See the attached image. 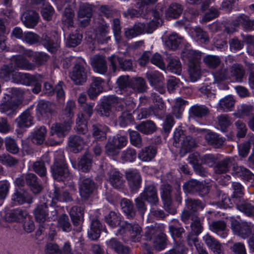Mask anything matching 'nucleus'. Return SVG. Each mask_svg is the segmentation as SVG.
<instances>
[{
  "instance_id": "nucleus-1",
  "label": "nucleus",
  "mask_w": 254,
  "mask_h": 254,
  "mask_svg": "<svg viewBox=\"0 0 254 254\" xmlns=\"http://www.w3.org/2000/svg\"><path fill=\"white\" fill-rule=\"evenodd\" d=\"M54 164L51 167L52 173L54 179L63 181L70 178V175L66 165L64 163L63 152H57L55 155Z\"/></svg>"
},
{
  "instance_id": "nucleus-2",
  "label": "nucleus",
  "mask_w": 254,
  "mask_h": 254,
  "mask_svg": "<svg viewBox=\"0 0 254 254\" xmlns=\"http://www.w3.org/2000/svg\"><path fill=\"white\" fill-rule=\"evenodd\" d=\"M146 239L152 241L153 246L157 251H161L166 247V236L155 227H147L145 233Z\"/></svg>"
},
{
  "instance_id": "nucleus-3",
  "label": "nucleus",
  "mask_w": 254,
  "mask_h": 254,
  "mask_svg": "<svg viewBox=\"0 0 254 254\" xmlns=\"http://www.w3.org/2000/svg\"><path fill=\"white\" fill-rule=\"evenodd\" d=\"M244 71L242 66L235 64L231 67V74L229 75L227 70L225 68H222L214 73L213 76L216 82H220L227 79L229 76H232L237 81H241L244 76Z\"/></svg>"
},
{
  "instance_id": "nucleus-4",
  "label": "nucleus",
  "mask_w": 254,
  "mask_h": 254,
  "mask_svg": "<svg viewBox=\"0 0 254 254\" xmlns=\"http://www.w3.org/2000/svg\"><path fill=\"white\" fill-rule=\"evenodd\" d=\"M141 232V228L137 224H129L125 221L120 223L118 233L121 235H123L126 233H128L131 239L134 242L139 241Z\"/></svg>"
},
{
  "instance_id": "nucleus-5",
  "label": "nucleus",
  "mask_w": 254,
  "mask_h": 254,
  "mask_svg": "<svg viewBox=\"0 0 254 254\" xmlns=\"http://www.w3.org/2000/svg\"><path fill=\"white\" fill-rule=\"evenodd\" d=\"M231 228L235 234L242 238H246L251 232L253 225L251 223L243 222L240 223L233 217H230Z\"/></svg>"
},
{
  "instance_id": "nucleus-6",
  "label": "nucleus",
  "mask_w": 254,
  "mask_h": 254,
  "mask_svg": "<svg viewBox=\"0 0 254 254\" xmlns=\"http://www.w3.org/2000/svg\"><path fill=\"white\" fill-rule=\"evenodd\" d=\"M127 142L124 136L117 135L110 139L106 146V151L108 155L115 156L118 153V149L126 145Z\"/></svg>"
},
{
  "instance_id": "nucleus-7",
  "label": "nucleus",
  "mask_w": 254,
  "mask_h": 254,
  "mask_svg": "<svg viewBox=\"0 0 254 254\" xmlns=\"http://www.w3.org/2000/svg\"><path fill=\"white\" fill-rule=\"evenodd\" d=\"M152 97L154 102V106L151 108V111L149 113H147L145 109L142 110L140 113L138 115V119L147 118L148 116H149L151 114L156 116L160 115L163 112L164 104L161 98L158 96L155 93L152 94Z\"/></svg>"
},
{
  "instance_id": "nucleus-8",
  "label": "nucleus",
  "mask_w": 254,
  "mask_h": 254,
  "mask_svg": "<svg viewBox=\"0 0 254 254\" xmlns=\"http://www.w3.org/2000/svg\"><path fill=\"white\" fill-rule=\"evenodd\" d=\"M84 60L79 59L69 74L71 79L76 84H81L86 81V73L84 68Z\"/></svg>"
},
{
  "instance_id": "nucleus-9",
  "label": "nucleus",
  "mask_w": 254,
  "mask_h": 254,
  "mask_svg": "<svg viewBox=\"0 0 254 254\" xmlns=\"http://www.w3.org/2000/svg\"><path fill=\"white\" fill-rule=\"evenodd\" d=\"M174 138L176 142L182 140L181 151H189L192 147L195 146L194 139L190 136H185L181 128H177L174 132Z\"/></svg>"
},
{
  "instance_id": "nucleus-10",
  "label": "nucleus",
  "mask_w": 254,
  "mask_h": 254,
  "mask_svg": "<svg viewBox=\"0 0 254 254\" xmlns=\"http://www.w3.org/2000/svg\"><path fill=\"white\" fill-rule=\"evenodd\" d=\"M128 99V103H125L126 111L122 113L118 120V123L122 127H126L132 120L131 112L135 107V104L131 98L129 97Z\"/></svg>"
},
{
  "instance_id": "nucleus-11",
  "label": "nucleus",
  "mask_w": 254,
  "mask_h": 254,
  "mask_svg": "<svg viewBox=\"0 0 254 254\" xmlns=\"http://www.w3.org/2000/svg\"><path fill=\"white\" fill-rule=\"evenodd\" d=\"M75 109V102L72 100L68 101L61 115V120L62 122L68 123L71 125L73 124V117L74 115Z\"/></svg>"
},
{
  "instance_id": "nucleus-12",
  "label": "nucleus",
  "mask_w": 254,
  "mask_h": 254,
  "mask_svg": "<svg viewBox=\"0 0 254 254\" xmlns=\"http://www.w3.org/2000/svg\"><path fill=\"white\" fill-rule=\"evenodd\" d=\"M146 77L150 84L160 93L165 92V88L162 83V76L158 72L149 71L146 73Z\"/></svg>"
},
{
  "instance_id": "nucleus-13",
  "label": "nucleus",
  "mask_w": 254,
  "mask_h": 254,
  "mask_svg": "<svg viewBox=\"0 0 254 254\" xmlns=\"http://www.w3.org/2000/svg\"><path fill=\"white\" fill-rule=\"evenodd\" d=\"M92 8L88 3H82L80 6L78 14V20L82 26H86L91 16Z\"/></svg>"
},
{
  "instance_id": "nucleus-14",
  "label": "nucleus",
  "mask_w": 254,
  "mask_h": 254,
  "mask_svg": "<svg viewBox=\"0 0 254 254\" xmlns=\"http://www.w3.org/2000/svg\"><path fill=\"white\" fill-rule=\"evenodd\" d=\"M90 64L96 72L104 74L107 70L106 61L104 57L95 55L90 59Z\"/></svg>"
},
{
  "instance_id": "nucleus-15",
  "label": "nucleus",
  "mask_w": 254,
  "mask_h": 254,
  "mask_svg": "<svg viewBox=\"0 0 254 254\" xmlns=\"http://www.w3.org/2000/svg\"><path fill=\"white\" fill-rule=\"evenodd\" d=\"M107 175L109 182L112 186L115 188H119L124 184L123 175L115 169L108 167Z\"/></svg>"
},
{
  "instance_id": "nucleus-16",
  "label": "nucleus",
  "mask_w": 254,
  "mask_h": 254,
  "mask_svg": "<svg viewBox=\"0 0 254 254\" xmlns=\"http://www.w3.org/2000/svg\"><path fill=\"white\" fill-rule=\"evenodd\" d=\"M72 125L63 122L62 124H55L51 127L50 134L56 135L59 138L64 137L70 130Z\"/></svg>"
},
{
  "instance_id": "nucleus-17",
  "label": "nucleus",
  "mask_w": 254,
  "mask_h": 254,
  "mask_svg": "<svg viewBox=\"0 0 254 254\" xmlns=\"http://www.w3.org/2000/svg\"><path fill=\"white\" fill-rule=\"evenodd\" d=\"M104 82L100 77H93L92 81L88 90L89 98L93 99L96 97L103 89Z\"/></svg>"
},
{
  "instance_id": "nucleus-18",
  "label": "nucleus",
  "mask_w": 254,
  "mask_h": 254,
  "mask_svg": "<svg viewBox=\"0 0 254 254\" xmlns=\"http://www.w3.org/2000/svg\"><path fill=\"white\" fill-rule=\"evenodd\" d=\"M144 32L151 33V30L147 29L146 25L144 23H138L131 28L125 29V35L127 38L131 39L143 33Z\"/></svg>"
},
{
  "instance_id": "nucleus-19",
  "label": "nucleus",
  "mask_w": 254,
  "mask_h": 254,
  "mask_svg": "<svg viewBox=\"0 0 254 254\" xmlns=\"http://www.w3.org/2000/svg\"><path fill=\"white\" fill-rule=\"evenodd\" d=\"M95 188V184L90 179H83L79 187V192L81 197L84 199L88 198L93 193Z\"/></svg>"
},
{
  "instance_id": "nucleus-20",
  "label": "nucleus",
  "mask_w": 254,
  "mask_h": 254,
  "mask_svg": "<svg viewBox=\"0 0 254 254\" xmlns=\"http://www.w3.org/2000/svg\"><path fill=\"white\" fill-rule=\"evenodd\" d=\"M3 215L5 220L8 222H19L23 220V217L27 216V211L20 209L5 210Z\"/></svg>"
},
{
  "instance_id": "nucleus-21",
  "label": "nucleus",
  "mask_w": 254,
  "mask_h": 254,
  "mask_svg": "<svg viewBox=\"0 0 254 254\" xmlns=\"http://www.w3.org/2000/svg\"><path fill=\"white\" fill-rule=\"evenodd\" d=\"M52 202L47 200L43 204L38 206L34 210V214L36 220L39 223H43L48 219L47 208L48 206L52 204Z\"/></svg>"
},
{
  "instance_id": "nucleus-22",
  "label": "nucleus",
  "mask_w": 254,
  "mask_h": 254,
  "mask_svg": "<svg viewBox=\"0 0 254 254\" xmlns=\"http://www.w3.org/2000/svg\"><path fill=\"white\" fill-rule=\"evenodd\" d=\"M233 174L244 181L254 182V175L248 169L237 165L233 167Z\"/></svg>"
},
{
  "instance_id": "nucleus-23",
  "label": "nucleus",
  "mask_w": 254,
  "mask_h": 254,
  "mask_svg": "<svg viewBox=\"0 0 254 254\" xmlns=\"http://www.w3.org/2000/svg\"><path fill=\"white\" fill-rule=\"evenodd\" d=\"M157 0H140L137 3V7L139 9V12L134 9H128L127 12L124 13L125 16H129L130 17L137 16L138 14H144V11L147 10L148 5L157 1Z\"/></svg>"
},
{
  "instance_id": "nucleus-24",
  "label": "nucleus",
  "mask_w": 254,
  "mask_h": 254,
  "mask_svg": "<svg viewBox=\"0 0 254 254\" xmlns=\"http://www.w3.org/2000/svg\"><path fill=\"white\" fill-rule=\"evenodd\" d=\"M140 196L141 198H143V200L147 201L151 204L155 205L158 201L156 190L153 186L146 187Z\"/></svg>"
},
{
  "instance_id": "nucleus-25",
  "label": "nucleus",
  "mask_w": 254,
  "mask_h": 254,
  "mask_svg": "<svg viewBox=\"0 0 254 254\" xmlns=\"http://www.w3.org/2000/svg\"><path fill=\"white\" fill-rule=\"evenodd\" d=\"M147 14H148L151 20L149 23L147 25H146V26L147 29L151 30L152 32L155 27L162 24V20L161 17L162 15V11L161 9L159 11L155 9L149 12H147Z\"/></svg>"
},
{
  "instance_id": "nucleus-26",
  "label": "nucleus",
  "mask_w": 254,
  "mask_h": 254,
  "mask_svg": "<svg viewBox=\"0 0 254 254\" xmlns=\"http://www.w3.org/2000/svg\"><path fill=\"white\" fill-rule=\"evenodd\" d=\"M15 122L19 128L28 127L33 124V118L29 110L23 112L16 120Z\"/></svg>"
},
{
  "instance_id": "nucleus-27",
  "label": "nucleus",
  "mask_w": 254,
  "mask_h": 254,
  "mask_svg": "<svg viewBox=\"0 0 254 254\" xmlns=\"http://www.w3.org/2000/svg\"><path fill=\"white\" fill-rule=\"evenodd\" d=\"M24 24L28 28L34 27L38 23L39 15L34 11L24 12L21 16Z\"/></svg>"
},
{
  "instance_id": "nucleus-28",
  "label": "nucleus",
  "mask_w": 254,
  "mask_h": 254,
  "mask_svg": "<svg viewBox=\"0 0 254 254\" xmlns=\"http://www.w3.org/2000/svg\"><path fill=\"white\" fill-rule=\"evenodd\" d=\"M126 178L130 187L132 190H136L140 186L141 177L136 170H130L126 173Z\"/></svg>"
},
{
  "instance_id": "nucleus-29",
  "label": "nucleus",
  "mask_w": 254,
  "mask_h": 254,
  "mask_svg": "<svg viewBox=\"0 0 254 254\" xmlns=\"http://www.w3.org/2000/svg\"><path fill=\"white\" fill-rule=\"evenodd\" d=\"M37 77L30 75L28 73L15 72L13 74V81L14 82L23 85H29L37 79Z\"/></svg>"
},
{
  "instance_id": "nucleus-30",
  "label": "nucleus",
  "mask_w": 254,
  "mask_h": 254,
  "mask_svg": "<svg viewBox=\"0 0 254 254\" xmlns=\"http://www.w3.org/2000/svg\"><path fill=\"white\" fill-rule=\"evenodd\" d=\"M72 166L76 169L82 172L88 171L91 167V157L89 154H86L80 159L78 163H72Z\"/></svg>"
},
{
  "instance_id": "nucleus-31",
  "label": "nucleus",
  "mask_w": 254,
  "mask_h": 254,
  "mask_svg": "<svg viewBox=\"0 0 254 254\" xmlns=\"http://www.w3.org/2000/svg\"><path fill=\"white\" fill-rule=\"evenodd\" d=\"M201 53L191 49H186L182 53V57L184 61L188 62V64L191 62H198L200 59Z\"/></svg>"
},
{
  "instance_id": "nucleus-32",
  "label": "nucleus",
  "mask_w": 254,
  "mask_h": 254,
  "mask_svg": "<svg viewBox=\"0 0 254 254\" xmlns=\"http://www.w3.org/2000/svg\"><path fill=\"white\" fill-rule=\"evenodd\" d=\"M201 53L191 49H186L182 53V57L184 61L188 62V64L191 62H198L200 59Z\"/></svg>"
},
{
  "instance_id": "nucleus-33",
  "label": "nucleus",
  "mask_w": 254,
  "mask_h": 254,
  "mask_svg": "<svg viewBox=\"0 0 254 254\" xmlns=\"http://www.w3.org/2000/svg\"><path fill=\"white\" fill-rule=\"evenodd\" d=\"M210 230L216 233L220 237L224 238L227 237L228 232L226 224L223 221H213L209 225Z\"/></svg>"
},
{
  "instance_id": "nucleus-34",
  "label": "nucleus",
  "mask_w": 254,
  "mask_h": 254,
  "mask_svg": "<svg viewBox=\"0 0 254 254\" xmlns=\"http://www.w3.org/2000/svg\"><path fill=\"white\" fill-rule=\"evenodd\" d=\"M119 88L120 94L128 95L131 93V81L129 80L128 76H120L117 81Z\"/></svg>"
},
{
  "instance_id": "nucleus-35",
  "label": "nucleus",
  "mask_w": 254,
  "mask_h": 254,
  "mask_svg": "<svg viewBox=\"0 0 254 254\" xmlns=\"http://www.w3.org/2000/svg\"><path fill=\"white\" fill-rule=\"evenodd\" d=\"M68 144L71 151L77 153L83 149L85 143L80 136L75 135L69 137Z\"/></svg>"
},
{
  "instance_id": "nucleus-36",
  "label": "nucleus",
  "mask_w": 254,
  "mask_h": 254,
  "mask_svg": "<svg viewBox=\"0 0 254 254\" xmlns=\"http://www.w3.org/2000/svg\"><path fill=\"white\" fill-rule=\"evenodd\" d=\"M49 197L51 198L50 201L52 203H56L60 201H67L71 199V197L68 192L64 191L63 194H61L60 189L55 187L53 190V192H50Z\"/></svg>"
},
{
  "instance_id": "nucleus-37",
  "label": "nucleus",
  "mask_w": 254,
  "mask_h": 254,
  "mask_svg": "<svg viewBox=\"0 0 254 254\" xmlns=\"http://www.w3.org/2000/svg\"><path fill=\"white\" fill-rule=\"evenodd\" d=\"M156 150L153 146H149L142 149L138 154V158L144 162L151 161L155 156Z\"/></svg>"
},
{
  "instance_id": "nucleus-38",
  "label": "nucleus",
  "mask_w": 254,
  "mask_h": 254,
  "mask_svg": "<svg viewBox=\"0 0 254 254\" xmlns=\"http://www.w3.org/2000/svg\"><path fill=\"white\" fill-rule=\"evenodd\" d=\"M183 8L181 5L177 3L171 4L165 12V16L168 19L178 18L182 14Z\"/></svg>"
},
{
  "instance_id": "nucleus-39",
  "label": "nucleus",
  "mask_w": 254,
  "mask_h": 254,
  "mask_svg": "<svg viewBox=\"0 0 254 254\" xmlns=\"http://www.w3.org/2000/svg\"><path fill=\"white\" fill-rule=\"evenodd\" d=\"M161 194L164 201L165 208L169 211L172 203L171 191V187L168 184L163 185L161 187Z\"/></svg>"
},
{
  "instance_id": "nucleus-40",
  "label": "nucleus",
  "mask_w": 254,
  "mask_h": 254,
  "mask_svg": "<svg viewBox=\"0 0 254 254\" xmlns=\"http://www.w3.org/2000/svg\"><path fill=\"white\" fill-rule=\"evenodd\" d=\"M109 33V25L103 24L98 27L95 38L101 43L106 42L110 39V36L108 35Z\"/></svg>"
},
{
  "instance_id": "nucleus-41",
  "label": "nucleus",
  "mask_w": 254,
  "mask_h": 254,
  "mask_svg": "<svg viewBox=\"0 0 254 254\" xmlns=\"http://www.w3.org/2000/svg\"><path fill=\"white\" fill-rule=\"evenodd\" d=\"M232 162V159L230 158H227L219 161L214 168V172L219 174L227 173L229 170Z\"/></svg>"
},
{
  "instance_id": "nucleus-42",
  "label": "nucleus",
  "mask_w": 254,
  "mask_h": 254,
  "mask_svg": "<svg viewBox=\"0 0 254 254\" xmlns=\"http://www.w3.org/2000/svg\"><path fill=\"white\" fill-rule=\"evenodd\" d=\"M237 208L248 217H254V205L247 201H240L237 204Z\"/></svg>"
},
{
  "instance_id": "nucleus-43",
  "label": "nucleus",
  "mask_w": 254,
  "mask_h": 254,
  "mask_svg": "<svg viewBox=\"0 0 254 254\" xmlns=\"http://www.w3.org/2000/svg\"><path fill=\"white\" fill-rule=\"evenodd\" d=\"M182 42V38L176 33H173L169 35L167 40L165 41V45L166 48L169 50H175Z\"/></svg>"
},
{
  "instance_id": "nucleus-44",
  "label": "nucleus",
  "mask_w": 254,
  "mask_h": 254,
  "mask_svg": "<svg viewBox=\"0 0 254 254\" xmlns=\"http://www.w3.org/2000/svg\"><path fill=\"white\" fill-rule=\"evenodd\" d=\"M106 243L109 248L114 250L119 254H127L129 253L128 248L123 246L115 239H111Z\"/></svg>"
},
{
  "instance_id": "nucleus-45",
  "label": "nucleus",
  "mask_w": 254,
  "mask_h": 254,
  "mask_svg": "<svg viewBox=\"0 0 254 254\" xmlns=\"http://www.w3.org/2000/svg\"><path fill=\"white\" fill-rule=\"evenodd\" d=\"M47 133V129L45 127H41L36 128L32 132V139L34 143L36 144H42L45 139V136Z\"/></svg>"
},
{
  "instance_id": "nucleus-46",
  "label": "nucleus",
  "mask_w": 254,
  "mask_h": 254,
  "mask_svg": "<svg viewBox=\"0 0 254 254\" xmlns=\"http://www.w3.org/2000/svg\"><path fill=\"white\" fill-rule=\"evenodd\" d=\"M12 62H13L12 64H14L16 67L21 69L31 70L35 68L34 64L30 63L20 56L13 57Z\"/></svg>"
},
{
  "instance_id": "nucleus-47",
  "label": "nucleus",
  "mask_w": 254,
  "mask_h": 254,
  "mask_svg": "<svg viewBox=\"0 0 254 254\" xmlns=\"http://www.w3.org/2000/svg\"><path fill=\"white\" fill-rule=\"evenodd\" d=\"M101 230V224L98 220H93L92 221L90 229L88 231L89 238L92 240H96L100 236Z\"/></svg>"
},
{
  "instance_id": "nucleus-48",
  "label": "nucleus",
  "mask_w": 254,
  "mask_h": 254,
  "mask_svg": "<svg viewBox=\"0 0 254 254\" xmlns=\"http://www.w3.org/2000/svg\"><path fill=\"white\" fill-rule=\"evenodd\" d=\"M20 102L18 100L16 101V102L8 101L0 105V111L5 113L8 116L12 115L14 114L17 106L20 104Z\"/></svg>"
},
{
  "instance_id": "nucleus-49",
  "label": "nucleus",
  "mask_w": 254,
  "mask_h": 254,
  "mask_svg": "<svg viewBox=\"0 0 254 254\" xmlns=\"http://www.w3.org/2000/svg\"><path fill=\"white\" fill-rule=\"evenodd\" d=\"M12 200L18 204H22L24 203L32 202L31 196L26 191L16 192L12 196Z\"/></svg>"
},
{
  "instance_id": "nucleus-50",
  "label": "nucleus",
  "mask_w": 254,
  "mask_h": 254,
  "mask_svg": "<svg viewBox=\"0 0 254 254\" xmlns=\"http://www.w3.org/2000/svg\"><path fill=\"white\" fill-rule=\"evenodd\" d=\"M208 113V109L203 105H194L189 110V114L191 117L202 118Z\"/></svg>"
},
{
  "instance_id": "nucleus-51",
  "label": "nucleus",
  "mask_w": 254,
  "mask_h": 254,
  "mask_svg": "<svg viewBox=\"0 0 254 254\" xmlns=\"http://www.w3.org/2000/svg\"><path fill=\"white\" fill-rule=\"evenodd\" d=\"M189 73L191 81L194 82L199 78L200 68L198 62H191L189 64Z\"/></svg>"
},
{
  "instance_id": "nucleus-52",
  "label": "nucleus",
  "mask_w": 254,
  "mask_h": 254,
  "mask_svg": "<svg viewBox=\"0 0 254 254\" xmlns=\"http://www.w3.org/2000/svg\"><path fill=\"white\" fill-rule=\"evenodd\" d=\"M123 211L128 218H132L135 216L133 205L131 202L127 199H123L121 202Z\"/></svg>"
},
{
  "instance_id": "nucleus-53",
  "label": "nucleus",
  "mask_w": 254,
  "mask_h": 254,
  "mask_svg": "<svg viewBox=\"0 0 254 254\" xmlns=\"http://www.w3.org/2000/svg\"><path fill=\"white\" fill-rule=\"evenodd\" d=\"M136 129L144 134H151L156 129L155 124L151 121H147L141 122L136 127Z\"/></svg>"
},
{
  "instance_id": "nucleus-54",
  "label": "nucleus",
  "mask_w": 254,
  "mask_h": 254,
  "mask_svg": "<svg viewBox=\"0 0 254 254\" xmlns=\"http://www.w3.org/2000/svg\"><path fill=\"white\" fill-rule=\"evenodd\" d=\"M69 215L74 225H77L82 220L83 209L80 207L73 206L69 210Z\"/></svg>"
},
{
  "instance_id": "nucleus-55",
  "label": "nucleus",
  "mask_w": 254,
  "mask_h": 254,
  "mask_svg": "<svg viewBox=\"0 0 254 254\" xmlns=\"http://www.w3.org/2000/svg\"><path fill=\"white\" fill-rule=\"evenodd\" d=\"M146 88L144 80L142 78H136L131 80V93L132 91L136 92H144Z\"/></svg>"
},
{
  "instance_id": "nucleus-56",
  "label": "nucleus",
  "mask_w": 254,
  "mask_h": 254,
  "mask_svg": "<svg viewBox=\"0 0 254 254\" xmlns=\"http://www.w3.org/2000/svg\"><path fill=\"white\" fill-rule=\"evenodd\" d=\"M235 101L231 95H227L220 100L219 107L221 109L228 111L234 107Z\"/></svg>"
},
{
  "instance_id": "nucleus-57",
  "label": "nucleus",
  "mask_w": 254,
  "mask_h": 254,
  "mask_svg": "<svg viewBox=\"0 0 254 254\" xmlns=\"http://www.w3.org/2000/svg\"><path fill=\"white\" fill-rule=\"evenodd\" d=\"M51 112V104L47 101H40L37 106V113L43 117L47 116Z\"/></svg>"
},
{
  "instance_id": "nucleus-58",
  "label": "nucleus",
  "mask_w": 254,
  "mask_h": 254,
  "mask_svg": "<svg viewBox=\"0 0 254 254\" xmlns=\"http://www.w3.org/2000/svg\"><path fill=\"white\" fill-rule=\"evenodd\" d=\"M76 130L80 133L85 134L87 131V127L86 123V118L82 113L77 115L76 120Z\"/></svg>"
},
{
  "instance_id": "nucleus-59",
  "label": "nucleus",
  "mask_w": 254,
  "mask_h": 254,
  "mask_svg": "<svg viewBox=\"0 0 254 254\" xmlns=\"http://www.w3.org/2000/svg\"><path fill=\"white\" fill-rule=\"evenodd\" d=\"M168 68L172 73L180 75L181 72V64L178 59L169 58L168 59Z\"/></svg>"
},
{
  "instance_id": "nucleus-60",
  "label": "nucleus",
  "mask_w": 254,
  "mask_h": 254,
  "mask_svg": "<svg viewBox=\"0 0 254 254\" xmlns=\"http://www.w3.org/2000/svg\"><path fill=\"white\" fill-rule=\"evenodd\" d=\"M108 128L100 125L93 126L92 134L95 139L104 138L106 137Z\"/></svg>"
},
{
  "instance_id": "nucleus-61",
  "label": "nucleus",
  "mask_w": 254,
  "mask_h": 254,
  "mask_svg": "<svg viewBox=\"0 0 254 254\" xmlns=\"http://www.w3.org/2000/svg\"><path fill=\"white\" fill-rule=\"evenodd\" d=\"M203 60L206 66L210 68H216L220 64V60L217 56L207 55L204 57Z\"/></svg>"
},
{
  "instance_id": "nucleus-62",
  "label": "nucleus",
  "mask_w": 254,
  "mask_h": 254,
  "mask_svg": "<svg viewBox=\"0 0 254 254\" xmlns=\"http://www.w3.org/2000/svg\"><path fill=\"white\" fill-rule=\"evenodd\" d=\"M105 220L106 223L112 228L116 227L120 222V216L113 211L110 212L105 216Z\"/></svg>"
},
{
  "instance_id": "nucleus-63",
  "label": "nucleus",
  "mask_w": 254,
  "mask_h": 254,
  "mask_svg": "<svg viewBox=\"0 0 254 254\" xmlns=\"http://www.w3.org/2000/svg\"><path fill=\"white\" fill-rule=\"evenodd\" d=\"M58 226L64 232H68L71 230V225L66 215L63 214L59 218Z\"/></svg>"
},
{
  "instance_id": "nucleus-64",
  "label": "nucleus",
  "mask_w": 254,
  "mask_h": 254,
  "mask_svg": "<svg viewBox=\"0 0 254 254\" xmlns=\"http://www.w3.org/2000/svg\"><path fill=\"white\" fill-rule=\"evenodd\" d=\"M239 24L242 25L244 28L248 30L254 29V20H251L249 17L243 15L238 18Z\"/></svg>"
}]
</instances>
